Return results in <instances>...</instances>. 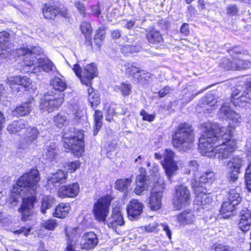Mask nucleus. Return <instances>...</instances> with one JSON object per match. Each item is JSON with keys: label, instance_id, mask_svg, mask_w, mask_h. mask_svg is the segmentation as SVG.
Instances as JSON below:
<instances>
[{"label": "nucleus", "instance_id": "nucleus-59", "mask_svg": "<svg viewBox=\"0 0 251 251\" xmlns=\"http://www.w3.org/2000/svg\"><path fill=\"white\" fill-rule=\"evenodd\" d=\"M30 83V79L26 76L21 77L19 76V86H23L25 87H26L28 86Z\"/></svg>", "mask_w": 251, "mask_h": 251}, {"label": "nucleus", "instance_id": "nucleus-8", "mask_svg": "<svg viewBox=\"0 0 251 251\" xmlns=\"http://www.w3.org/2000/svg\"><path fill=\"white\" fill-rule=\"evenodd\" d=\"M109 197H104L99 199L95 203L93 209L95 219L100 223L106 224L110 205Z\"/></svg>", "mask_w": 251, "mask_h": 251}, {"label": "nucleus", "instance_id": "nucleus-64", "mask_svg": "<svg viewBox=\"0 0 251 251\" xmlns=\"http://www.w3.org/2000/svg\"><path fill=\"white\" fill-rule=\"evenodd\" d=\"M214 251H232V248L228 246L219 244L215 246Z\"/></svg>", "mask_w": 251, "mask_h": 251}, {"label": "nucleus", "instance_id": "nucleus-22", "mask_svg": "<svg viewBox=\"0 0 251 251\" xmlns=\"http://www.w3.org/2000/svg\"><path fill=\"white\" fill-rule=\"evenodd\" d=\"M216 179V175L215 173L210 170H208L203 173L199 177L194 178V181L191 182V185L193 184H197L198 185L203 186L206 183H212Z\"/></svg>", "mask_w": 251, "mask_h": 251}, {"label": "nucleus", "instance_id": "nucleus-30", "mask_svg": "<svg viewBox=\"0 0 251 251\" xmlns=\"http://www.w3.org/2000/svg\"><path fill=\"white\" fill-rule=\"evenodd\" d=\"M247 95H249V92L244 90L242 94L237 97V99H234V100H231V101L235 106L242 107L247 106V104H250L251 102L250 96L247 97Z\"/></svg>", "mask_w": 251, "mask_h": 251}, {"label": "nucleus", "instance_id": "nucleus-54", "mask_svg": "<svg viewBox=\"0 0 251 251\" xmlns=\"http://www.w3.org/2000/svg\"><path fill=\"white\" fill-rule=\"evenodd\" d=\"M238 12V9L235 4H229L226 7V13L230 16L236 15Z\"/></svg>", "mask_w": 251, "mask_h": 251}, {"label": "nucleus", "instance_id": "nucleus-32", "mask_svg": "<svg viewBox=\"0 0 251 251\" xmlns=\"http://www.w3.org/2000/svg\"><path fill=\"white\" fill-rule=\"evenodd\" d=\"M236 205V204H233V203L226 200V201H224L222 205L220 211L221 214L224 215V217L230 216Z\"/></svg>", "mask_w": 251, "mask_h": 251}, {"label": "nucleus", "instance_id": "nucleus-36", "mask_svg": "<svg viewBox=\"0 0 251 251\" xmlns=\"http://www.w3.org/2000/svg\"><path fill=\"white\" fill-rule=\"evenodd\" d=\"M94 117V127L93 134L94 136L97 135L99 131L102 126V120L103 119V114L101 111L96 110Z\"/></svg>", "mask_w": 251, "mask_h": 251}, {"label": "nucleus", "instance_id": "nucleus-57", "mask_svg": "<svg viewBox=\"0 0 251 251\" xmlns=\"http://www.w3.org/2000/svg\"><path fill=\"white\" fill-rule=\"evenodd\" d=\"M244 90V87L241 85L237 86V88L233 90L232 93V100H234V99H237V97L242 94Z\"/></svg>", "mask_w": 251, "mask_h": 251}, {"label": "nucleus", "instance_id": "nucleus-21", "mask_svg": "<svg viewBox=\"0 0 251 251\" xmlns=\"http://www.w3.org/2000/svg\"><path fill=\"white\" fill-rule=\"evenodd\" d=\"M25 137H24L22 145L23 148H27L34 143L37 139L39 134L38 129L35 127L28 126L25 128Z\"/></svg>", "mask_w": 251, "mask_h": 251}, {"label": "nucleus", "instance_id": "nucleus-34", "mask_svg": "<svg viewBox=\"0 0 251 251\" xmlns=\"http://www.w3.org/2000/svg\"><path fill=\"white\" fill-rule=\"evenodd\" d=\"M240 188L239 187L230 190L228 192L227 200L233 203V204L238 205L241 201L240 195Z\"/></svg>", "mask_w": 251, "mask_h": 251}, {"label": "nucleus", "instance_id": "nucleus-35", "mask_svg": "<svg viewBox=\"0 0 251 251\" xmlns=\"http://www.w3.org/2000/svg\"><path fill=\"white\" fill-rule=\"evenodd\" d=\"M199 168V164L197 161L192 160L188 162L186 168L187 170L185 173L192 174V176L193 177V181H194V178H197V176L198 174Z\"/></svg>", "mask_w": 251, "mask_h": 251}, {"label": "nucleus", "instance_id": "nucleus-53", "mask_svg": "<svg viewBox=\"0 0 251 251\" xmlns=\"http://www.w3.org/2000/svg\"><path fill=\"white\" fill-rule=\"evenodd\" d=\"M57 223L52 219H50L45 221L43 223V226L46 229L53 230L57 226Z\"/></svg>", "mask_w": 251, "mask_h": 251}, {"label": "nucleus", "instance_id": "nucleus-48", "mask_svg": "<svg viewBox=\"0 0 251 251\" xmlns=\"http://www.w3.org/2000/svg\"><path fill=\"white\" fill-rule=\"evenodd\" d=\"M219 64L221 67L226 70H234V59H232V61H230L226 58H223L221 60Z\"/></svg>", "mask_w": 251, "mask_h": 251}, {"label": "nucleus", "instance_id": "nucleus-62", "mask_svg": "<svg viewBox=\"0 0 251 251\" xmlns=\"http://www.w3.org/2000/svg\"><path fill=\"white\" fill-rule=\"evenodd\" d=\"M31 228L30 226L27 227H22L20 229L15 231L14 233L16 234H23L25 236H27L31 231Z\"/></svg>", "mask_w": 251, "mask_h": 251}, {"label": "nucleus", "instance_id": "nucleus-11", "mask_svg": "<svg viewBox=\"0 0 251 251\" xmlns=\"http://www.w3.org/2000/svg\"><path fill=\"white\" fill-rule=\"evenodd\" d=\"M244 163V160L239 156L232 157L227 163L226 167L228 169V177L229 181L234 182L237 181L240 169Z\"/></svg>", "mask_w": 251, "mask_h": 251}, {"label": "nucleus", "instance_id": "nucleus-2", "mask_svg": "<svg viewBox=\"0 0 251 251\" xmlns=\"http://www.w3.org/2000/svg\"><path fill=\"white\" fill-rule=\"evenodd\" d=\"M40 179L38 170L32 169L20 177L17 181L16 186L13 188V193H18L23 197L22 204L19 209L22 221L29 220L33 214V208L36 200V195L39 187Z\"/></svg>", "mask_w": 251, "mask_h": 251}, {"label": "nucleus", "instance_id": "nucleus-63", "mask_svg": "<svg viewBox=\"0 0 251 251\" xmlns=\"http://www.w3.org/2000/svg\"><path fill=\"white\" fill-rule=\"evenodd\" d=\"M249 171V169L248 170L247 173H245V178L247 188L249 191H251V174Z\"/></svg>", "mask_w": 251, "mask_h": 251}, {"label": "nucleus", "instance_id": "nucleus-19", "mask_svg": "<svg viewBox=\"0 0 251 251\" xmlns=\"http://www.w3.org/2000/svg\"><path fill=\"white\" fill-rule=\"evenodd\" d=\"M238 226L243 231H248L251 226V211L246 208L242 209L239 214Z\"/></svg>", "mask_w": 251, "mask_h": 251}, {"label": "nucleus", "instance_id": "nucleus-55", "mask_svg": "<svg viewBox=\"0 0 251 251\" xmlns=\"http://www.w3.org/2000/svg\"><path fill=\"white\" fill-rule=\"evenodd\" d=\"M140 115L142 116V119L144 121H147L149 122L153 121L155 119L154 115L149 114L144 109H142L140 112Z\"/></svg>", "mask_w": 251, "mask_h": 251}, {"label": "nucleus", "instance_id": "nucleus-16", "mask_svg": "<svg viewBox=\"0 0 251 251\" xmlns=\"http://www.w3.org/2000/svg\"><path fill=\"white\" fill-rule=\"evenodd\" d=\"M42 69L46 73L58 72L57 69L53 63L48 58H39L37 66H34L32 72L36 74L40 72Z\"/></svg>", "mask_w": 251, "mask_h": 251}, {"label": "nucleus", "instance_id": "nucleus-1", "mask_svg": "<svg viewBox=\"0 0 251 251\" xmlns=\"http://www.w3.org/2000/svg\"><path fill=\"white\" fill-rule=\"evenodd\" d=\"M218 115L220 118L229 121V126L219 128L214 123H203L199 150L203 155L212 157L217 155L219 160L223 161L237 149L236 141L232 137L235 128L241 124L242 119L227 103L223 104Z\"/></svg>", "mask_w": 251, "mask_h": 251}, {"label": "nucleus", "instance_id": "nucleus-38", "mask_svg": "<svg viewBox=\"0 0 251 251\" xmlns=\"http://www.w3.org/2000/svg\"><path fill=\"white\" fill-rule=\"evenodd\" d=\"M251 67V62L248 60H243L239 58L234 59V70L249 69Z\"/></svg>", "mask_w": 251, "mask_h": 251}, {"label": "nucleus", "instance_id": "nucleus-18", "mask_svg": "<svg viewBox=\"0 0 251 251\" xmlns=\"http://www.w3.org/2000/svg\"><path fill=\"white\" fill-rule=\"evenodd\" d=\"M79 191V187L77 183H74L68 185L61 186L58 190V195L60 198H74Z\"/></svg>", "mask_w": 251, "mask_h": 251}, {"label": "nucleus", "instance_id": "nucleus-50", "mask_svg": "<svg viewBox=\"0 0 251 251\" xmlns=\"http://www.w3.org/2000/svg\"><path fill=\"white\" fill-rule=\"evenodd\" d=\"M228 52L231 55L232 59L237 58L236 56L241 54L243 51V49L240 46H235L230 48L227 50Z\"/></svg>", "mask_w": 251, "mask_h": 251}, {"label": "nucleus", "instance_id": "nucleus-42", "mask_svg": "<svg viewBox=\"0 0 251 251\" xmlns=\"http://www.w3.org/2000/svg\"><path fill=\"white\" fill-rule=\"evenodd\" d=\"M18 82L19 76H11L6 79L7 83L9 85L13 92H18L20 91V86H19Z\"/></svg>", "mask_w": 251, "mask_h": 251}, {"label": "nucleus", "instance_id": "nucleus-47", "mask_svg": "<svg viewBox=\"0 0 251 251\" xmlns=\"http://www.w3.org/2000/svg\"><path fill=\"white\" fill-rule=\"evenodd\" d=\"M105 30L103 28H99L94 37V41L99 46H100L101 41L105 38Z\"/></svg>", "mask_w": 251, "mask_h": 251}, {"label": "nucleus", "instance_id": "nucleus-31", "mask_svg": "<svg viewBox=\"0 0 251 251\" xmlns=\"http://www.w3.org/2000/svg\"><path fill=\"white\" fill-rule=\"evenodd\" d=\"M56 155V146L54 143H50V145L45 149L43 157L45 160L48 161H52Z\"/></svg>", "mask_w": 251, "mask_h": 251}, {"label": "nucleus", "instance_id": "nucleus-33", "mask_svg": "<svg viewBox=\"0 0 251 251\" xmlns=\"http://www.w3.org/2000/svg\"><path fill=\"white\" fill-rule=\"evenodd\" d=\"M55 201V199L51 196H45L42 199L41 212L43 214H45L46 210L50 208Z\"/></svg>", "mask_w": 251, "mask_h": 251}, {"label": "nucleus", "instance_id": "nucleus-20", "mask_svg": "<svg viewBox=\"0 0 251 251\" xmlns=\"http://www.w3.org/2000/svg\"><path fill=\"white\" fill-rule=\"evenodd\" d=\"M97 76V68L95 64H88L84 68L83 77H81V82L87 86H91L92 80Z\"/></svg>", "mask_w": 251, "mask_h": 251}, {"label": "nucleus", "instance_id": "nucleus-17", "mask_svg": "<svg viewBox=\"0 0 251 251\" xmlns=\"http://www.w3.org/2000/svg\"><path fill=\"white\" fill-rule=\"evenodd\" d=\"M98 243L97 235L93 232H88L83 234L79 245L81 249L89 250L95 248Z\"/></svg>", "mask_w": 251, "mask_h": 251}, {"label": "nucleus", "instance_id": "nucleus-46", "mask_svg": "<svg viewBox=\"0 0 251 251\" xmlns=\"http://www.w3.org/2000/svg\"><path fill=\"white\" fill-rule=\"evenodd\" d=\"M66 121L67 117L63 113H58L53 117V122L55 125L59 127H62Z\"/></svg>", "mask_w": 251, "mask_h": 251}, {"label": "nucleus", "instance_id": "nucleus-26", "mask_svg": "<svg viewBox=\"0 0 251 251\" xmlns=\"http://www.w3.org/2000/svg\"><path fill=\"white\" fill-rule=\"evenodd\" d=\"M146 38L150 44L155 48H158L163 42L160 33L157 31H150L146 34Z\"/></svg>", "mask_w": 251, "mask_h": 251}, {"label": "nucleus", "instance_id": "nucleus-60", "mask_svg": "<svg viewBox=\"0 0 251 251\" xmlns=\"http://www.w3.org/2000/svg\"><path fill=\"white\" fill-rule=\"evenodd\" d=\"M68 167L70 173H73L80 167V163L77 161L69 162L68 164Z\"/></svg>", "mask_w": 251, "mask_h": 251}, {"label": "nucleus", "instance_id": "nucleus-6", "mask_svg": "<svg viewBox=\"0 0 251 251\" xmlns=\"http://www.w3.org/2000/svg\"><path fill=\"white\" fill-rule=\"evenodd\" d=\"M175 153L171 149H166L163 153V161L162 163L165 174L169 179L175 175L179 168L183 166L181 160L175 161Z\"/></svg>", "mask_w": 251, "mask_h": 251}, {"label": "nucleus", "instance_id": "nucleus-28", "mask_svg": "<svg viewBox=\"0 0 251 251\" xmlns=\"http://www.w3.org/2000/svg\"><path fill=\"white\" fill-rule=\"evenodd\" d=\"M42 12L45 18L53 19L59 14V9L51 5L45 4L42 9Z\"/></svg>", "mask_w": 251, "mask_h": 251}, {"label": "nucleus", "instance_id": "nucleus-29", "mask_svg": "<svg viewBox=\"0 0 251 251\" xmlns=\"http://www.w3.org/2000/svg\"><path fill=\"white\" fill-rule=\"evenodd\" d=\"M31 111V105L30 103H25L17 106L12 112V114L15 117H21L27 115Z\"/></svg>", "mask_w": 251, "mask_h": 251}, {"label": "nucleus", "instance_id": "nucleus-44", "mask_svg": "<svg viewBox=\"0 0 251 251\" xmlns=\"http://www.w3.org/2000/svg\"><path fill=\"white\" fill-rule=\"evenodd\" d=\"M203 101L205 102L207 105V109H208V107L209 106L211 110L216 108V106L218 105L217 103L219 102L218 99H215L211 94L208 95L203 100Z\"/></svg>", "mask_w": 251, "mask_h": 251}, {"label": "nucleus", "instance_id": "nucleus-10", "mask_svg": "<svg viewBox=\"0 0 251 251\" xmlns=\"http://www.w3.org/2000/svg\"><path fill=\"white\" fill-rule=\"evenodd\" d=\"M190 192L187 187L182 184L176 187L174 204L176 209L179 210L187 206L190 202Z\"/></svg>", "mask_w": 251, "mask_h": 251}, {"label": "nucleus", "instance_id": "nucleus-41", "mask_svg": "<svg viewBox=\"0 0 251 251\" xmlns=\"http://www.w3.org/2000/svg\"><path fill=\"white\" fill-rule=\"evenodd\" d=\"M116 88L124 97L128 96L131 93L132 85L129 83L123 82Z\"/></svg>", "mask_w": 251, "mask_h": 251}, {"label": "nucleus", "instance_id": "nucleus-9", "mask_svg": "<svg viewBox=\"0 0 251 251\" xmlns=\"http://www.w3.org/2000/svg\"><path fill=\"white\" fill-rule=\"evenodd\" d=\"M43 50L39 47H34L31 49L26 47H22L17 50V53L19 56H23V60L25 65L31 67L37 64L39 58L37 55H40Z\"/></svg>", "mask_w": 251, "mask_h": 251}, {"label": "nucleus", "instance_id": "nucleus-56", "mask_svg": "<svg viewBox=\"0 0 251 251\" xmlns=\"http://www.w3.org/2000/svg\"><path fill=\"white\" fill-rule=\"evenodd\" d=\"M183 93L185 94V96H184V99L185 98L186 99V102H190L196 95L198 94V93H192L190 91V88L189 89H184L183 90Z\"/></svg>", "mask_w": 251, "mask_h": 251}, {"label": "nucleus", "instance_id": "nucleus-3", "mask_svg": "<svg viewBox=\"0 0 251 251\" xmlns=\"http://www.w3.org/2000/svg\"><path fill=\"white\" fill-rule=\"evenodd\" d=\"M50 85L58 92H49L40 102V109L48 113L52 112L62 105L64 101L65 96L62 92L67 86L66 81L58 76H54L51 80Z\"/></svg>", "mask_w": 251, "mask_h": 251}, {"label": "nucleus", "instance_id": "nucleus-58", "mask_svg": "<svg viewBox=\"0 0 251 251\" xmlns=\"http://www.w3.org/2000/svg\"><path fill=\"white\" fill-rule=\"evenodd\" d=\"M10 34L6 31H3L0 32V44L2 46H4L3 44L4 43H7L8 41Z\"/></svg>", "mask_w": 251, "mask_h": 251}, {"label": "nucleus", "instance_id": "nucleus-49", "mask_svg": "<svg viewBox=\"0 0 251 251\" xmlns=\"http://www.w3.org/2000/svg\"><path fill=\"white\" fill-rule=\"evenodd\" d=\"M77 228L76 227H66L65 232L66 237V241L74 240L76 234Z\"/></svg>", "mask_w": 251, "mask_h": 251}, {"label": "nucleus", "instance_id": "nucleus-25", "mask_svg": "<svg viewBox=\"0 0 251 251\" xmlns=\"http://www.w3.org/2000/svg\"><path fill=\"white\" fill-rule=\"evenodd\" d=\"M195 220L194 212L190 210L184 211L177 216V221L181 225L193 224Z\"/></svg>", "mask_w": 251, "mask_h": 251}, {"label": "nucleus", "instance_id": "nucleus-27", "mask_svg": "<svg viewBox=\"0 0 251 251\" xmlns=\"http://www.w3.org/2000/svg\"><path fill=\"white\" fill-rule=\"evenodd\" d=\"M70 206L69 203H60L55 208L53 216L59 218H64L69 214Z\"/></svg>", "mask_w": 251, "mask_h": 251}, {"label": "nucleus", "instance_id": "nucleus-12", "mask_svg": "<svg viewBox=\"0 0 251 251\" xmlns=\"http://www.w3.org/2000/svg\"><path fill=\"white\" fill-rule=\"evenodd\" d=\"M192 188L196 195L195 201L202 206V208H206V205H210L212 202V198L207 190L203 186L193 184Z\"/></svg>", "mask_w": 251, "mask_h": 251}, {"label": "nucleus", "instance_id": "nucleus-43", "mask_svg": "<svg viewBox=\"0 0 251 251\" xmlns=\"http://www.w3.org/2000/svg\"><path fill=\"white\" fill-rule=\"evenodd\" d=\"M115 104H105L104 106V110L106 111L105 119L107 121H111L114 114L115 113Z\"/></svg>", "mask_w": 251, "mask_h": 251}, {"label": "nucleus", "instance_id": "nucleus-5", "mask_svg": "<svg viewBox=\"0 0 251 251\" xmlns=\"http://www.w3.org/2000/svg\"><path fill=\"white\" fill-rule=\"evenodd\" d=\"M64 147L71 151L75 156H80L84 151L83 133L82 131L74 132L73 134L65 133L63 137Z\"/></svg>", "mask_w": 251, "mask_h": 251}, {"label": "nucleus", "instance_id": "nucleus-13", "mask_svg": "<svg viewBox=\"0 0 251 251\" xmlns=\"http://www.w3.org/2000/svg\"><path fill=\"white\" fill-rule=\"evenodd\" d=\"M155 171V174L154 175V177L153 178L154 182H150V181L147 179V177L142 175H140L137 176L136 177V187L134 189V192L138 195H141L143 192L148 190L149 188V186H152V188L154 186V184L156 182V178L155 177V175L156 174H159L157 172L158 170V166L155 167L154 168Z\"/></svg>", "mask_w": 251, "mask_h": 251}, {"label": "nucleus", "instance_id": "nucleus-61", "mask_svg": "<svg viewBox=\"0 0 251 251\" xmlns=\"http://www.w3.org/2000/svg\"><path fill=\"white\" fill-rule=\"evenodd\" d=\"M74 4L77 9L81 14H85V7L83 3L80 1H75L74 2Z\"/></svg>", "mask_w": 251, "mask_h": 251}, {"label": "nucleus", "instance_id": "nucleus-39", "mask_svg": "<svg viewBox=\"0 0 251 251\" xmlns=\"http://www.w3.org/2000/svg\"><path fill=\"white\" fill-rule=\"evenodd\" d=\"M87 91L88 93V100L93 107H96L100 102V99L98 94L93 90L91 86H89Z\"/></svg>", "mask_w": 251, "mask_h": 251}, {"label": "nucleus", "instance_id": "nucleus-37", "mask_svg": "<svg viewBox=\"0 0 251 251\" xmlns=\"http://www.w3.org/2000/svg\"><path fill=\"white\" fill-rule=\"evenodd\" d=\"M132 180L131 177L118 179L115 182L116 189L125 192L130 186Z\"/></svg>", "mask_w": 251, "mask_h": 251}, {"label": "nucleus", "instance_id": "nucleus-7", "mask_svg": "<svg viewBox=\"0 0 251 251\" xmlns=\"http://www.w3.org/2000/svg\"><path fill=\"white\" fill-rule=\"evenodd\" d=\"M156 182L151 189V196L149 201V206L152 210H157L161 206V198L165 188L164 178L159 174L155 175Z\"/></svg>", "mask_w": 251, "mask_h": 251}, {"label": "nucleus", "instance_id": "nucleus-23", "mask_svg": "<svg viewBox=\"0 0 251 251\" xmlns=\"http://www.w3.org/2000/svg\"><path fill=\"white\" fill-rule=\"evenodd\" d=\"M67 173L64 171L58 170L56 173L50 175L48 177V183L56 186L58 183L66 182Z\"/></svg>", "mask_w": 251, "mask_h": 251}, {"label": "nucleus", "instance_id": "nucleus-4", "mask_svg": "<svg viewBox=\"0 0 251 251\" xmlns=\"http://www.w3.org/2000/svg\"><path fill=\"white\" fill-rule=\"evenodd\" d=\"M194 136L192 126L186 123H180L177 126L172 142L174 147L181 149L187 148L194 140Z\"/></svg>", "mask_w": 251, "mask_h": 251}, {"label": "nucleus", "instance_id": "nucleus-15", "mask_svg": "<svg viewBox=\"0 0 251 251\" xmlns=\"http://www.w3.org/2000/svg\"><path fill=\"white\" fill-rule=\"evenodd\" d=\"M143 204L137 200H132L126 207L128 217L133 220L139 218L143 212Z\"/></svg>", "mask_w": 251, "mask_h": 251}, {"label": "nucleus", "instance_id": "nucleus-14", "mask_svg": "<svg viewBox=\"0 0 251 251\" xmlns=\"http://www.w3.org/2000/svg\"><path fill=\"white\" fill-rule=\"evenodd\" d=\"M106 223L109 228H111L115 231L118 226L124 225V221L120 207L113 208L112 214L107 221L106 220Z\"/></svg>", "mask_w": 251, "mask_h": 251}, {"label": "nucleus", "instance_id": "nucleus-52", "mask_svg": "<svg viewBox=\"0 0 251 251\" xmlns=\"http://www.w3.org/2000/svg\"><path fill=\"white\" fill-rule=\"evenodd\" d=\"M151 78V74L146 73L144 71H141V73L139 74V78H136L142 84H145L149 82V79Z\"/></svg>", "mask_w": 251, "mask_h": 251}, {"label": "nucleus", "instance_id": "nucleus-24", "mask_svg": "<svg viewBox=\"0 0 251 251\" xmlns=\"http://www.w3.org/2000/svg\"><path fill=\"white\" fill-rule=\"evenodd\" d=\"M28 126L27 122L23 120H19L14 121L8 124L6 129L9 134H15Z\"/></svg>", "mask_w": 251, "mask_h": 251}, {"label": "nucleus", "instance_id": "nucleus-40", "mask_svg": "<svg viewBox=\"0 0 251 251\" xmlns=\"http://www.w3.org/2000/svg\"><path fill=\"white\" fill-rule=\"evenodd\" d=\"M141 71L132 64H128L126 66V74L128 76H132L135 79L139 78V74L141 73Z\"/></svg>", "mask_w": 251, "mask_h": 251}, {"label": "nucleus", "instance_id": "nucleus-45", "mask_svg": "<svg viewBox=\"0 0 251 251\" xmlns=\"http://www.w3.org/2000/svg\"><path fill=\"white\" fill-rule=\"evenodd\" d=\"M80 29L86 38L88 39L92 32V28L90 24L86 22H83L80 25Z\"/></svg>", "mask_w": 251, "mask_h": 251}, {"label": "nucleus", "instance_id": "nucleus-51", "mask_svg": "<svg viewBox=\"0 0 251 251\" xmlns=\"http://www.w3.org/2000/svg\"><path fill=\"white\" fill-rule=\"evenodd\" d=\"M81 249L79 245L77 244L76 241L74 240L67 241V247L66 251H78Z\"/></svg>", "mask_w": 251, "mask_h": 251}]
</instances>
